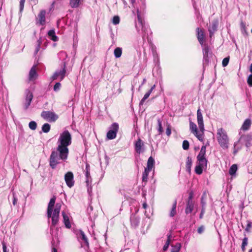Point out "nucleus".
Listing matches in <instances>:
<instances>
[{
  "mask_svg": "<svg viewBox=\"0 0 252 252\" xmlns=\"http://www.w3.org/2000/svg\"><path fill=\"white\" fill-rule=\"evenodd\" d=\"M56 151H53L49 158V164L52 169L56 168L60 163V160H66L68 158V146L71 144V135L68 130H64L60 134Z\"/></svg>",
  "mask_w": 252,
  "mask_h": 252,
  "instance_id": "obj_1",
  "label": "nucleus"
},
{
  "mask_svg": "<svg viewBox=\"0 0 252 252\" xmlns=\"http://www.w3.org/2000/svg\"><path fill=\"white\" fill-rule=\"evenodd\" d=\"M197 120L199 131L197 130L196 124L191 121L189 122V129L191 132L192 133L199 141H202L203 140V135L205 129L203 116L199 108L197 111Z\"/></svg>",
  "mask_w": 252,
  "mask_h": 252,
  "instance_id": "obj_2",
  "label": "nucleus"
},
{
  "mask_svg": "<svg viewBox=\"0 0 252 252\" xmlns=\"http://www.w3.org/2000/svg\"><path fill=\"white\" fill-rule=\"evenodd\" d=\"M217 135L219 144L222 147H227L228 144V138L224 130L222 128L218 130Z\"/></svg>",
  "mask_w": 252,
  "mask_h": 252,
  "instance_id": "obj_3",
  "label": "nucleus"
},
{
  "mask_svg": "<svg viewBox=\"0 0 252 252\" xmlns=\"http://www.w3.org/2000/svg\"><path fill=\"white\" fill-rule=\"evenodd\" d=\"M41 117L49 122H54L59 118L58 115L50 111H43L41 113Z\"/></svg>",
  "mask_w": 252,
  "mask_h": 252,
  "instance_id": "obj_4",
  "label": "nucleus"
},
{
  "mask_svg": "<svg viewBox=\"0 0 252 252\" xmlns=\"http://www.w3.org/2000/svg\"><path fill=\"white\" fill-rule=\"evenodd\" d=\"M111 129L107 133V138L108 139H114L116 137L117 133L119 130V126L118 123H114L111 126Z\"/></svg>",
  "mask_w": 252,
  "mask_h": 252,
  "instance_id": "obj_5",
  "label": "nucleus"
},
{
  "mask_svg": "<svg viewBox=\"0 0 252 252\" xmlns=\"http://www.w3.org/2000/svg\"><path fill=\"white\" fill-rule=\"evenodd\" d=\"M64 180L67 187L70 188H72L75 183L73 173L71 171H68L65 173L64 175Z\"/></svg>",
  "mask_w": 252,
  "mask_h": 252,
  "instance_id": "obj_6",
  "label": "nucleus"
},
{
  "mask_svg": "<svg viewBox=\"0 0 252 252\" xmlns=\"http://www.w3.org/2000/svg\"><path fill=\"white\" fill-rule=\"evenodd\" d=\"M219 25V21L218 19H214L210 24L208 27V31L209 32V36L210 38L214 35V32L217 31Z\"/></svg>",
  "mask_w": 252,
  "mask_h": 252,
  "instance_id": "obj_7",
  "label": "nucleus"
},
{
  "mask_svg": "<svg viewBox=\"0 0 252 252\" xmlns=\"http://www.w3.org/2000/svg\"><path fill=\"white\" fill-rule=\"evenodd\" d=\"M66 73V63H63L62 70L58 72H55L51 77L53 81L56 80L59 76L61 77V80H62L64 78Z\"/></svg>",
  "mask_w": 252,
  "mask_h": 252,
  "instance_id": "obj_8",
  "label": "nucleus"
},
{
  "mask_svg": "<svg viewBox=\"0 0 252 252\" xmlns=\"http://www.w3.org/2000/svg\"><path fill=\"white\" fill-rule=\"evenodd\" d=\"M206 146H202L201 148L200 151L199 153V154L197 156V160L198 162H207V159L205 158V154H206Z\"/></svg>",
  "mask_w": 252,
  "mask_h": 252,
  "instance_id": "obj_9",
  "label": "nucleus"
},
{
  "mask_svg": "<svg viewBox=\"0 0 252 252\" xmlns=\"http://www.w3.org/2000/svg\"><path fill=\"white\" fill-rule=\"evenodd\" d=\"M25 93L26 94V97L24 107L25 109L27 110L30 105L33 96L32 93L29 89H27L25 91Z\"/></svg>",
  "mask_w": 252,
  "mask_h": 252,
  "instance_id": "obj_10",
  "label": "nucleus"
},
{
  "mask_svg": "<svg viewBox=\"0 0 252 252\" xmlns=\"http://www.w3.org/2000/svg\"><path fill=\"white\" fill-rule=\"evenodd\" d=\"M46 11L45 10H41L39 14L38 15V22L40 25L44 26L46 23Z\"/></svg>",
  "mask_w": 252,
  "mask_h": 252,
  "instance_id": "obj_11",
  "label": "nucleus"
},
{
  "mask_svg": "<svg viewBox=\"0 0 252 252\" xmlns=\"http://www.w3.org/2000/svg\"><path fill=\"white\" fill-rule=\"evenodd\" d=\"M207 162H198V164L195 167V172L198 175H200L202 173V168L207 167Z\"/></svg>",
  "mask_w": 252,
  "mask_h": 252,
  "instance_id": "obj_12",
  "label": "nucleus"
},
{
  "mask_svg": "<svg viewBox=\"0 0 252 252\" xmlns=\"http://www.w3.org/2000/svg\"><path fill=\"white\" fill-rule=\"evenodd\" d=\"M209 52V47L208 45H204L203 48V62L207 64L209 62L208 54Z\"/></svg>",
  "mask_w": 252,
  "mask_h": 252,
  "instance_id": "obj_13",
  "label": "nucleus"
},
{
  "mask_svg": "<svg viewBox=\"0 0 252 252\" xmlns=\"http://www.w3.org/2000/svg\"><path fill=\"white\" fill-rule=\"evenodd\" d=\"M252 125V120L250 118H248L244 122L241 128L240 131H247L248 130Z\"/></svg>",
  "mask_w": 252,
  "mask_h": 252,
  "instance_id": "obj_14",
  "label": "nucleus"
},
{
  "mask_svg": "<svg viewBox=\"0 0 252 252\" xmlns=\"http://www.w3.org/2000/svg\"><path fill=\"white\" fill-rule=\"evenodd\" d=\"M144 146V143L140 138H138L135 143V150L138 154L142 152V148Z\"/></svg>",
  "mask_w": 252,
  "mask_h": 252,
  "instance_id": "obj_15",
  "label": "nucleus"
},
{
  "mask_svg": "<svg viewBox=\"0 0 252 252\" xmlns=\"http://www.w3.org/2000/svg\"><path fill=\"white\" fill-rule=\"evenodd\" d=\"M197 39L200 44L202 45L204 41V34L202 30L199 28L196 29Z\"/></svg>",
  "mask_w": 252,
  "mask_h": 252,
  "instance_id": "obj_16",
  "label": "nucleus"
},
{
  "mask_svg": "<svg viewBox=\"0 0 252 252\" xmlns=\"http://www.w3.org/2000/svg\"><path fill=\"white\" fill-rule=\"evenodd\" d=\"M37 77V74L35 69V66L34 65L31 68L29 72V81H34L36 79Z\"/></svg>",
  "mask_w": 252,
  "mask_h": 252,
  "instance_id": "obj_17",
  "label": "nucleus"
},
{
  "mask_svg": "<svg viewBox=\"0 0 252 252\" xmlns=\"http://www.w3.org/2000/svg\"><path fill=\"white\" fill-rule=\"evenodd\" d=\"M194 208V201H187V206L185 210L186 214L191 213Z\"/></svg>",
  "mask_w": 252,
  "mask_h": 252,
  "instance_id": "obj_18",
  "label": "nucleus"
},
{
  "mask_svg": "<svg viewBox=\"0 0 252 252\" xmlns=\"http://www.w3.org/2000/svg\"><path fill=\"white\" fill-rule=\"evenodd\" d=\"M155 164V160L152 157L149 158L147 161V167L145 169L151 171Z\"/></svg>",
  "mask_w": 252,
  "mask_h": 252,
  "instance_id": "obj_19",
  "label": "nucleus"
},
{
  "mask_svg": "<svg viewBox=\"0 0 252 252\" xmlns=\"http://www.w3.org/2000/svg\"><path fill=\"white\" fill-rule=\"evenodd\" d=\"M155 85H154L151 87L150 90L145 94L144 97H143V98L141 100V101L140 102V105L143 104L145 101L149 97L150 94H151V93L152 92L153 90L155 89Z\"/></svg>",
  "mask_w": 252,
  "mask_h": 252,
  "instance_id": "obj_20",
  "label": "nucleus"
},
{
  "mask_svg": "<svg viewBox=\"0 0 252 252\" xmlns=\"http://www.w3.org/2000/svg\"><path fill=\"white\" fill-rule=\"evenodd\" d=\"M62 215L65 227L67 228H70L71 227V224L69 221V217L64 212H62Z\"/></svg>",
  "mask_w": 252,
  "mask_h": 252,
  "instance_id": "obj_21",
  "label": "nucleus"
},
{
  "mask_svg": "<svg viewBox=\"0 0 252 252\" xmlns=\"http://www.w3.org/2000/svg\"><path fill=\"white\" fill-rule=\"evenodd\" d=\"M81 0H70L69 5L71 8H75L79 6Z\"/></svg>",
  "mask_w": 252,
  "mask_h": 252,
  "instance_id": "obj_22",
  "label": "nucleus"
},
{
  "mask_svg": "<svg viewBox=\"0 0 252 252\" xmlns=\"http://www.w3.org/2000/svg\"><path fill=\"white\" fill-rule=\"evenodd\" d=\"M192 161L191 158L189 157H188L187 158V162L186 164V167L187 171L190 173L191 171V167L192 165Z\"/></svg>",
  "mask_w": 252,
  "mask_h": 252,
  "instance_id": "obj_23",
  "label": "nucleus"
},
{
  "mask_svg": "<svg viewBox=\"0 0 252 252\" xmlns=\"http://www.w3.org/2000/svg\"><path fill=\"white\" fill-rule=\"evenodd\" d=\"M240 140H246L247 141V143L246 144L247 147L250 144L251 141L252 140V136L250 134H248L247 135L241 136L240 138Z\"/></svg>",
  "mask_w": 252,
  "mask_h": 252,
  "instance_id": "obj_24",
  "label": "nucleus"
},
{
  "mask_svg": "<svg viewBox=\"0 0 252 252\" xmlns=\"http://www.w3.org/2000/svg\"><path fill=\"white\" fill-rule=\"evenodd\" d=\"M177 203V200L175 199L174 201V202H173V205H172V209H171L170 213V216L171 217H173L174 216H175V215L177 213H176Z\"/></svg>",
  "mask_w": 252,
  "mask_h": 252,
  "instance_id": "obj_25",
  "label": "nucleus"
},
{
  "mask_svg": "<svg viewBox=\"0 0 252 252\" xmlns=\"http://www.w3.org/2000/svg\"><path fill=\"white\" fill-rule=\"evenodd\" d=\"M48 35L51 37V39L54 41H57L58 40V37L56 35L54 30H51L48 32Z\"/></svg>",
  "mask_w": 252,
  "mask_h": 252,
  "instance_id": "obj_26",
  "label": "nucleus"
},
{
  "mask_svg": "<svg viewBox=\"0 0 252 252\" xmlns=\"http://www.w3.org/2000/svg\"><path fill=\"white\" fill-rule=\"evenodd\" d=\"M79 233V236L81 238V239L84 241V242L86 244V245L88 246L89 245L88 240L86 236L85 235L84 232L82 230H80Z\"/></svg>",
  "mask_w": 252,
  "mask_h": 252,
  "instance_id": "obj_27",
  "label": "nucleus"
},
{
  "mask_svg": "<svg viewBox=\"0 0 252 252\" xmlns=\"http://www.w3.org/2000/svg\"><path fill=\"white\" fill-rule=\"evenodd\" d=\"M150 171H151L148 170L147 169L145 168L144 171L143 172V173L142 174V182H147L149 173Z\"/></svg>",
  "mask_w": 252,
  "mask_h": 252,
  "instance_id": "obj_28",
  "label": "nucleus"
},
{
  "mask_svg": "<svg viewBox=\"0 0 252 252\" xmlns=\"http://www.w3.org/2000/svg\"><path fill=\"white\" fill-rule=\"evenodd\" d=\"M56 197L55 196H53L50 200V202L48 204V209H51L53 210V208L55 206V202H56Z\"/></svg>",
  "mask_w": 252,
  "mask_h": 252,
  "instance_id": "obj_29",
  "label": "nucleus"
},
{
  "mask_svg": "<svg viewBox=\"0 0 252 252\" xmlns=\"http://www.w3.org/2000/svg\"><path fill=\"white\" fill-rule=\"evenodd\" d=\"M61 210V205L59 204L56 205L55 208L53 211V216H59L60 212Z\"/></svg>",
  "mask_w": 252,
  "mask_h": 252,
  "instance_id": "obj_30",
  "label": "nucleus"
},
{
  "mask_svg": "<svg viewBox=\"0 0 252 252\" xmlns=\"http://www.w3.org/2000/svg\"><path fill=\"white\" fill-rule=\"evenodd\" d=\"M114 53L115 57L116 58H120L122 54V50L120 47H117L114 50Z\"/></svg>",
  "mask_w": 252,
  "mask_h": 252,
  "instance_id": "obj_31",
  "label": "nucleus"
},
{
  "mask_svg": "<svg viewBox=\"0 0 252 252\" xmlns=\"http://www.w3.org/2000/svg\"><path fill=\"white\" fill-rule=\"evenodd\" d=\"M50 125L48 123H46L42 126V130L45 133H47L50 131Z\"/></svg>",
  "mask_w": 252,
  "mask_h": 252,
  "instance_id": "obj_32",
  "label": "nucleus"
},
{
  "mask_svg": "<svg viewBox=\"0 0 252 252\" xmlns=\"http://www.w3.org/2000/svg\"><path fill=\"white\" fill-rule=\"evenodd\" d=\"M241 30L244 35H247L246 25L245 23L242 22L240 24Z\"/></svg>",
  "mask_w": 252,
  "mask_h": 252,
  "instance_id": "obj_33",
  "label": "nucleus"
},
{
  "mask_svg": "<svg viewBox=\"0 0 252 252\" xmlns=\"http://www.w3.org/2000/svg\"><path fill=\"white\" fill-rule=\"evenodd\" d=\"M181 249V244L177 243L175 246H172L171 252H179Z\"/></svg>",
  "mask_w": 252,
  "mask_h": 252,
  "instance_id": "obj_34",
  "label": "nucleus"
},
{
  "mask_svg": "<svg viewBox=\"0 0 252 252\" xmlns=\"http://www.w3.org/2000/svg\"><path fill=\"white\" fill-rule=\"evenodd\" d=\"M236 172V164H234L231 166V167L229 169V173L231 176H233V175H235Z\"/></svg>",
  "mask_w": 252,
  "mask_h": 252,
  "instance_id": "obj_35",
  "label": "nucleus"
},
{
  "mask_svg": "<svg viewBox=\"0 0 252 252\" xmlns=\"http://www.w3.org/2000/svg\"><path fill=\"white\" fill-rule=\"evenodd\" d=\"M59 216H52V224L55 226L57 224L59 221Z\"/></svg>",
  "mask_w": 252,
  "mask_h": 252,
  "instance_id": "obj_36",
  "label": "nucleus"
},
{
  "mask_svg": "<svg viewBox=\"0 0 252 252\" xmlns=\"http://www.w3.org/2000/svg\"><path fill=\"white\" fill-rule=\"evenodd\" d=\"M29 126L32 130H35L37 127V124L34 121H31L29 123Z\"/></svg>",
  "mask_w": 252,
  "mask_h": 252,
  "instance_id": "obj_37",
  "label": "nucleus"
},
{
  "mask_svg": "<svg viewBox=\"0 0 252 252\" xmlns=\"http://www.w3.org/2000/svg\"><path fill=\"white\" fill-rule=\"evenodd\" d=\"M170 235L168 236V239L166 241L165 244L163 246V250L164 251H166L168 249V248L169 247V245L170 244Z\"/></svg>",
  "mask_w": 252,
  "mask_h": 252,
  "instance_id": "obj_38",
  "label": "nucleus"
},
{
  "mask_svg": "<svg viewBox=\"0 0 252 252\" xmlns=\"http://www.w3.org/2000/svg\"><path fill=\"white\" fill-rule=\"evenodd\" d=\"M183 148L184 150H187L189 149V144L188 140H184L183 142Z\"/></svg>",
  "mask_w": 252,
  "mask_h": 252,
  "instance_id": "obj_39",
  "label": "nucleus"
},
{
  "mask_svg": "<svg viewBox=\"0 0 252 252\" xmlns=\"http://www.w3.org/2000/svg\"><path fill=\"white\" fill-rule=\"evenodd\" d=\"M248 244V239L247 238H244L243 240V242L241 246V248L243 251L245 250V247Z\"/></svg>",
  "mask_w": 252,
  "mask_h": 252,
  "instance_id": "obj_40",
  "label": "nucleus"
},
{
  "mask_svg": "<svg viewBox=\"0 0 252 252\" xmlns=\"http://www.w3.org/2000/svg\"><path fill=\"white\" fill-rule=\"evenodd\" d=\"M86 183L87 184V185L89 186L90 182V179H91L90 171H86Z\"/></svg>",
  "mask_w": 252,
  "mask_h": 252,
  "instance_id": "obj_41",
  "label": "nucleus"
},
{
  "mask_svg": "<svg viewBox=\"0 0 252 252\" xmlns=\"http://www.w3.org/2000/svg\"><path fill=\"white\" fill-rule=\"evenodd\" d=\"M229 61V57H226L224 58L222 62V65L223 67H225L227 65Z\"/></svg>",
  "mask_w": 252,
  "mask_h": 252,
  "instance_id": "obj_42",
  "label": "nucleus"
},
{
  "mask_svg": "<svg viewBox=\"0 0 252 252\" xmlns=\"http://www.w3.org/2000/svg\"><path fill=\"white\" fill-rule=\"evenodd\" d=\"M120 23V18L118 16H115L113 18V23L114 25L118 24Z\"/></svg>",
  "mask_w": 252,
  "mask_h": 252,
  "instance_id": "obj_43",
  "label": "nucleus"
},
{
  "mask_svg": "<svg viewBox=\"0 0 252 252\" xmlns=\"http://www.w3.org/2000/svg\"><path fill=\"white\" fill-rule=\"evenodd\" d=\"M26 0H20V12L22 13L24 7V4Z\"/></svg>",
  "mask_w": 252,
  "mask_h": 252,
  "instance_id": "obj_44",
  "label": "nucleus"
},
{
  "mask_svg": "<svg viewBox=\"0 0 252 252\" xmlns=\"http://www.w3.org/2000/svg\"><path fill=\"white\" fill-rule=\"evenodd\" d=\"M158 131H159V134H161L163 130V128H162V125H161V122L160 121V120H158Z\"/></svg>",
  "mask_w": 252,
  "mask_h": 252,
  "instance_id": "obj_45",
  "label": "nucleus"
},
{
  "mask_svg": "<svg viewBox=\"0 0 252 252\" xmlns=\"http://www.w3.org/2000/svg\"><path fill=\"white\" fill-rule=\"evenodd\" d=\"M61 86V84L60 83H56L54 86V90L56 92L60 90Z\"/></svg>",
  "mask_w": 252,
  "mask_h": 252,
  "instance_id": "obj_46",
  "label": "nucleus"
},
{
  "mask_svg": "<svg viewBox=\"0 0 252 252\" xmlns=\"http://www.w3.org/2000/svg\"><path fill=\"white\" fill-rule=\"evenodd\" d=\"M247 82L250 87H252V74L250 75L248 77Z\"/></svg>",
  "mask_w": 252,
  "mask_h": 252,
  "instance_id": "obj_47",
  "label": "nucleus"
},
{
  "mask_svg": "<svg viewBox=\"0 0 252 252\" xmlns=\"http://www.w3.org/2000/svg\"><path fill=\"white\" fill-rule=\"evenodd\" d=\"M166 133L168 136H170L171 133V127L170 125H168L166 129Z\"/></svg>",
  "mask_w": 252,
  "mask_h": 252,
  "instance_id": "obj_48",
  "label": "nucleus"
},
{
  "mask_svg": "<svg viewBox=\"0 0 252 252\" xmlns=\"http://www.w3.org/2000/svg\"><path fill=\"white\" fill-rule=\"evenodd\" d=\"M205 212V209L203 206H202L201 210V213L199 215V218L200 219H202L203 218V215H204Z\"/></svg>",
  "mask_w": 252,
  "mask_h": 252,
  "instance_id": "obj_49",
  "label": "nucleus"
},
{
  "mask_svg": "<svg viewBox=\"0 0 252 252\" xmlns=\"http://www.w3.org/2000/svg\"><path fill=\"white\" fill-rule=\"evenodd\" d=\"M204 229H205L204 226L203 225H201L198 228L197 232L199 234H201L204 231Z\"/></svg>",
  "mask_w": 252,
  "mask_h": 252,
  "instance_id": "obj_50",
  "label": "nucleus"
},
{
  "mask_svg": "<svg viewBox=\"0 0 252 252\" xmlns=\"http://www.w3.org/2000/svg\"><path fill=\"white\" fill-rule=\"evenodd\" d=\"M53 210L51 209H48L47 208V217L48 218H50L52 217V214L53 212Z\"/></svg>",
  "mask_w": 252,
  "mask_h": 252,
  "instance_id": "obj_51",
  "label": "nucleus"
},
{
  "mask_svg": "<svg viewBox=\"0 0 252 252\" xmlns=\"http://www.w3.org/2000/svg\"><path fill=\"white\" fill-rule=\"evenodd\" d=\"M193 197V193L192 191H190L189 193V196L188 197V199L187 201H193L192 200V198Z\"/></svg>",
  "mask_w": 252,
  "mask_h": 252,
  "instance_id": "obj_52",
  "label": "nucleus"
},
{
  "mask_svg": "<svg viewBox=\"0 0 252 252\" xmlns=\"http://www.w3.org/2000/svg\"><path fill=\"white\" fill-rule=\"evenodd\" d=\"M251 227H252V222H249L247 224V227L246 228V230L247 231H248L249 228H251Z\"/></svg>",
  "mask_w": 252,
  "mask_h": 252,
  "instance_id": "obj_53",
  "label": "nucleus"
},
{
  "mask_svg": "<svg viewBox=\"0 0 252 252\" xmlns=\"http://www.w3.org/2000/svg\"><path fill=\"white\" fill-rule=\"evenodd\" d=\"M2 249L3 252H7L6 251V246L4 243H2Z\"/></svg>",
  "mask_w": 252,
  "mask_h": 252,
  "instance_id": "obj_54",
  "label": "nucleus"
},
{
  "mask_svg": "<svg viewBox=\"0 0 252 252\" xmlns=\"http://www.w3.org/2000/svg\"><path fill=\"white\" fill-rule=\"evenodd\" d=\"M86 171H89L90 170V165L89 164H86Z\"/></svg>",
  "mask_w": 252,
  "mask_h": 252,
  "instance_id": "obj_55",
  "label": "nucleus"
},
{
  "mask_svg": "<svg viewBox=\"0 0 252 252\" xmlns=\"http://www.w3.org/2000/svg\"><path fill=\"white\" fill-rule=\"evenodd\" d=\"M142 206H143V208L144 209H146V208H147V203H146V202H145V203H143V204H142Z\"/></svg>",
  "mask_w": 252,
  "mask_h": 252,
  "instance_id": "obj_56",
  "label": "nucleus"
},
{
  "mask_svg": "<svg viewBox=\"0 0 252 252\" xmlns=\"http://www.w3.org/2000/svg\"><path fill=\"white\" fill-rule=\"evenodd\" d=\"M40 43L39 42L38 44V46H37V49H36V52H37L38 51H39V48H40Z\"/></svg>",
  "mask_w": 252,
  "mask_h": 252,
  "instance_id": "obj_57",
  "label": "nucleus"
},
{
  "mask_svg": "<svg viewBox=\"0 0 252 252\" xmlns=\"http://www.w3.org/2000/svg\"><path fill=\"white\" fill-rule=\"evenodd\" d=\"M52 252H58L57 249L55 248H53L52 249Z\"/></svg>",
  "mask_w": 252,
  "mask_h": 252,
  "instance_id": "obj_58",
  "label": "nucleus"
},
{
  "mask_svg": "<svg viewBox=\"0 0 252 252\" xmlns=\"http://www.w3.org/2000/svg\"><path fill=\"white\" fill-rule=\"evenodd\" d=\"M250 71L252 73V63L251 64L250 67Z\"/></svg>",
  "mask_w": 252,
  "mask_h": 252,
  "instance_id": "obj_59",
  "label": "nucleus"
},
{
  "mask_svg": "<svg viewBox=\"0 0 252 252\" xmlns=\"http://www.w3.org/2000/svg\"><path fill=\"white\" fill-rule=\"evenodd\" d=\"M31 0L33 1L35 4L38 2V0Z\"/></svg>",
  "mask_w": 252,
  "mask_h": 252,
  "instance_id": "obj_60",
  "label": "nucleus"
},
{
  "mask_svg": "<svg viewBox=\"0 0 252 252\" xmlns=\"http://www.w3.org/2000/svg\"><path fill=\"white\" fill-rule=\"evenodd\" d=\"M135 0H130V1L132 3H133L135 2Z\"/></svg>",
  "mask_w": 252,
  "mask_h": 252,
  "instance_id": "obj_61",
  "label": "nucleus"
},
{
  "mask_svg": "<svg viewBox=\"0 0 252 252\" xmlns=\"http://www.w3.org/2000/svg\"><path fill=\"white\" fill-rule=\"evenodd\" d=\"M233 153L235 154V153H236V150L234 149V151H233Z\"/></svg>",
  "mask_w": 252,
  "mask_h": 252,
  "instance_id": "obj_62",
  "label": "nucleus"
},
{
  "mask_svg": "<svg viewBox=\"0 0 252 252\" xmlns=\"http://www.w3.org/2000/svg\"><path fill=\"white\" fill-rule=\"evenodd\" d=\"M15 201H15V200L14 199V200H13V203L14 204H15Z\"/></svg>",
  "mask_w": 252,
  "mask_h": 252,
  "instance_id": "obj_63",
  "label": "nucleus"
},
{
  "mask_svg": "<svg viewBox=\"0 0 252 252\" xmlns=\"http://www.w3.org/2000/svg\"><path fill=\"white\" fill-rule=\"evenodd\" d=\"M249 252H252V249L251 250H250Z\"/></svg>",
  "mask_w": 252,
  "mask_h": 252,
  "instance_id": "obj_64",
  "label": "nucleus"
}]
</instances>
